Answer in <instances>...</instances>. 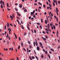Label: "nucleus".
<instances>
[{
  "mask_svg": "<svg viewBox=\"0 0 60 60\" xmlns=\"http://www.w3.org/2000/svg\"><path fill=\"white\" fill-rule=\"evenodd\" d=\"M12 16L13 17L11 16V15L10 16V18L11 19V20H12V19H13V17H15V16H14V14H12Z\"/></svg>",
  "mask_w": 60,
  "mask_h": 60,
  "instance_id": "1",
  "label": "nucleus"
},
{
  "mask_svg": "<svg viewBox=\"0 0 60 60\" xmlns=\"http://www.w3.org/2000/svg\"><path fill=\"white\" fill-rule=\"evenodd\" d=\"M7 26L8 27V28H9V27H10V24L9 23L7 22Z\"/></svg>",
  "mask_w": 60,
  "mask_h": 60,
  "instance_id": "2",
  "label": "nucleus"
},
{
  "mask_svg": "<svg viewBox=\"0 0 60 60\" xmlns=\"http://www.w3.org/2000/svg\"><path fill=\"white\" fill-rule=\"evenodd\" d=\"M19 8H22V5L19 4Z\"/></svg>",
  "mask_w": 60,
  "mask_h": 60,
  "instance_id": "3",
  "label": "nucleus"
},
{
  "mask_svg": "<svg viewBox=\"0 0 60 60\" xmlns=\"http://www.w3.org/2000/svg\"><path fill=\"white\" fill-rule=\"evenodd\" d=\"M47 26H48V29L49 28V27H50V26H49V24L48 23V25H47Z\"/></svg>",
  "mask_w": 60,
  "mask_h": 60,
  "instance_id": "4",
  "label": "nucleus"
},
{
  "mask_svg": "<svg viewBox=\"0 0 60 60\" xmlns=\"http://www.w3.org/2000/svg\"><path fill=\"white\" fill-rule=\"evenodd\" d=\"M37 50H40V48L39 46H37Z\"/></svg>",
  "mask_w": 60,
  "mask_h": 60,
  "instance_id": "5",
  "label": "nucleus"
},
{
  "mask_svg": "<svg viewBox=\"0 0 60 60\" xmlns=\"http://www.w3.org/2000/svg\"><path fill=\"white\" fill-rule=\"evenodd\" d=\"M56 12H58L59 11H58V9H57V8H56Z\"/></svg>",
  "mask_w": 60,
  "mask_h": 60,
  "instance_id": "6",
  "label": "nucleus"
},
{
  "mask_svg": "<svg viewBox=\"0 0 60 60\" xmlns=\"http://www.w3.org/2000/svg\"><path fill=\"white\" fill-rule=\"evenodd\" d=\"M45 23L46 24L47 23V22H48V21L47 20H46L45 21Z\"/></svg>",
  "mask_w": 60,
  "mask_h": 60,
  "instance_id": "7",
  "label": "nucleus"
},
{
  "mask_svg": "<svg viewBox=\"0 0 60 60\" xmlns=\"http://www.w3.org/2000/svg\"><path fill=\"white\" fill-rule=\"evenodd\" d=\"M2 4L4 5V2L2 1Z\"/></svg>",
  "mask_w": 60,
  "mask_h": 60,
  "instance_id": "8",
  "label": "nucleus"
},
{
  "mask_svg": "<svg viewBox=\"0 0 60 60\" xmlns=\"http://www.w3.org/2000/svg\"><path fill=\"white\" fill-rule=\"evenodd\" d=\"M41 57L42 58H43V54H42L41 56Z\"/></svg>",
  "mask_w": 60,
  "mask_h": 60,
  "instance_id": "9",
  "label": "nucleus"
},
{
  "mask_svg": "<svg viewBox=\"0 0 60 60\" xmlns=\"http://www.w3.org/2000/svg\"><path fill=\"white\" fill-rule=\"evenodd\" d=\"M50 26H53V23L51 22V23H50Z\"/></svg>",
  "mask_w": 60,
  "mask_h": 60,
  "instance_id": "10",
  "label": "nucleus"
},
{
  "mask_svg": "<svg viewBox=\"0 0 60 60\" xmlns=\"http://www.w3.org/2000/svg\"><path fill=\"white\" fill-rule=\"evenodd\" d=\"M39 44H40V45H41L40 46H42V44H41V42H39Z\"/></svg>",
  "mask_w": 60,
  "mask_h": 60,
  "instance_id": "11",
  "label": "nucleus"
},
{
  "mask_svg": "<svg viewBox=\"0 0 60 60\" xmlns=\"http://www.w3.org/2000/svg\"><path fill=\"white\" fill-rule=\"evenodd\" d=\"M56 5H57V2L56 0Z\"/></svg>",
  "mask_w": 60,
  "mask_h": 60,
  "instance_id": "12",
  "label": "nucleus"
},
{
  "mask_svg": "<svg viewBox=\"0 0 60 60\" xmlns=\"http://www.w3.org/2000/svg\"><path fill=\"white\" fill-rule=\"evenodd\" d=\"M36 44V46H38V43L37 42H35Z\"/></svg>",
  "mask_w": 60,
  "mask_h": 60,
  "instance_id": "13",
  "label": "nucleus"
},
{
  "mask_svg": "<svg viewBox=\"0 0 60 60\" xmlns=\"http://www.w3.org/2000/svg\"><path fill=\"white\" fill-rule=\"evenodd\" d=\"M16 21H17L18 22V24H19V20H18V19H17L16 20Z\"/></svg>",
  "mask_w": 60,
  "mask_h": 60,
  "instance_id": "14",
  "label": "nucleus"
},
{
  "mask_svg": "<svg viewBox=\"0 0 60 60\" xmlns=\"http://www.w3.org/2000/svg\"><path fill=\"white\" fill-rule=\"evenodd\" d=\"M27 10L26 9H25L24 10V12H27Z\"/></svg>",
  "mask_w": 60,
  "mask_h": 60,
  "instance_id": "15",
  "label": "nucleus"
},
{
  "mask_svg": "<svg viewBox=\"0 0 60 60\" xmlns=\"http://www.w3.org/2000/svg\"><path fill=\"white\" fill-rule=\"evenodd\" d=\"M21 28L22 29H24V26H23V25L22 26Z\"/></svg>",
  "mask_w": 60,
  "mask_h": 60,
  "instance_id": "16",
  "label": "nucleus"
},
{
  "mask_svg": "<svg viewBox=\"0 0 60 60\" xmlns=\"http://www.w3.org/2000/svg\"><path fill=\"white\" fill-rule=\"evenodd\" d=\"M49 8L50 10L52 9V7H49Z\"/></svg>",
  "mask_w": 60,
  "mask_h": 60,
  "instance_id": "17",
  "label": "nucleus"
},
{
  "mask_svg": "<svg viewBox=\"0 0 60 60\" xmlns=\"http://www.w3.org/2000/svg\"><path fill=\"white\" fill-rule=\"evenodd\" d=\"M35 57L37 59V60H38V57L37 56H35Z\"/></svg>",
  "mask_w": 60,
  "mask_h": 60,
  "instance_id": "18",
  "label": "nucleus"
},
{
  "mask_svg": "<svg viewBox=\"0 0 60 60\" xmlns=\"http://www.w3.org/2000/svg\"><path fill=\"white\" fill-rule=\"evenodd\" d=\"M28 43L29 44H30L31 43L30 42V41H27Z\"/></svg>",
  "mask_w": 60,
  "mask_h": 60,
  "instance_id": "19",
  "label": "nucleus"
},
{
  "mask_svg": "<svg viewBox=\"0 0 60 60\" xmlns=\"http://www.w3.org/2000/svg\"><path fill=\"white\" fill-rule=\"evenodd\" d=\"M17 14L19 16H21V15H20V14L18 13H17Z\"/></svg>",
  "mask_w": 60,
  "mask_h": 60,
  "instance_id": "20",
  "label": "nucleus"
},
{
  "mask_svg": "<svg viewBox=\"0 0 60 60\" xmlns=\"http://www.w3.org/2000/svg\"><path fill=\"white\" fill-rule=\"evenodd\" d=\"M38 4H40V5H42V4L40 2H39L38 3Z\"/></svg>",
  "mask_w": 60,
  "mask_h": 60,
  "instance_id": "21",
  "label": "nucleus"
},
{
  "mask_svg": "<svg viewBox=\"0 0 60 60\" xmlns=\"http://www.w3.org/2000/svg\"><path fill=\"white\" fill-rule=\"evenodd\" d=\"M34 46H35V42H34Z\"/></svg>",
  "mask_w": 60,
  "mask_h": 60,
  "instance_id": "22",
  "label": "nucleus"
},
{
  "mask_svg": "<svg viewBox=\"0 0 60 60\" xmlns=\"http://www.w3.org/2000/svg\"><path fill=\"white\" fill-rule=\"evenodd\" d=\"M21 45L22 46H23V43H21Z\"/></svg>",
  "mask_w": 60,
  "mask_h": 60,
  "instance_id": "23",
  "label": "nucleus"
},
{
  "mask_svg": "<svg viewBox=\"0 0 60 60\" xmlns=\"http://www.w3.org/2000/svg\"><path fill=\"white\" fill-rule=\"evenodd\" d=\"M52 4L53 6H55V3H54V2H53Z\"/></svg>",
  "mask_w": 60,
  "mask_h": 60,
  "instance_id": "24",
  "label": "nucleus"
},
{
  "mask_svg": "<svg viewBox=\"0 0 60 60\" xmlns=\"http://www.w3.org/2000/svg\"><path fill=\"white\" fill-rule=\"evenodd\" d=\"M50 49L51 50V51H54V50H53V49Z\"/></svg>",
  "mask_w": 60,
  "mask_h": 60,
  "instance_id": "25",
  "label": "nucleus"
},
{
  "mask_svg": "<svg viewBox=\"0 0 60 60\" xmlns=\"http://www.w3.org/2000/svg\"><path fill=\"white\" fill-rule=\"evenodd\" d=\"M1 8L2 9H3V5L2 4L1 5Z\"/></svg>",
  "mask_w": 60,
  "mask_h": 60,
  "instance_id": "26",
  "label": "nucleus"
},
{
  "mask_svg": "<svg viewBox=\"0 0 60 60\" xmlns=\"http://www.w3.org/2000/svg\"><path fill=\"white\" fill-rule=\"evenodd\" d=\"M26 33L25 32L24 33V36H26Z\"/></svg>",
  "mask_w": 60,
  "mask_h": 60,
  "instance_id": "27",
  "label": "nucleus"
},
{
  "mask_svg": "<svg viewBox=\"0 0 60 60\" xmlns=\"http://www.w3.org/2000/svg\"><path fill=\"white\" fill-rule=\"evenodd\" d=\"M43 39L44 40V41L46 40V38H43Z\"/></svg>",
  "mask_w": 60,
  "mask_h": 60,
  "instance_id": "28",
  "label": "nucleus"
},
{
  "mask_svg": "<svg viewBox=\"0 0 60 60\" xmlns=\"http://www.w3.org/2000/svg\"><path fill=\"white\" fill-rule=\"evenodd\" d=\"M53 27H54V29H56V27L55 26V25H53Z\"/></svg>",
  "mask_w": 60,
  "mask_h": 60,
  "instance_id": "29",
  "label": "nucleus"
},
{
  "mask_svg": "<svg viewBox=\"0 0 60 60\" xmlns=\"http://www.w3.org/2000/svg\"><path fill=\"white\" fill-rule=\"evenodd\" d=\"M29 57L30 60H32V58H31V56H29Z\"/></svg>",
  "mask_w": 60,
  "mask_h": 60,
  "instance_id": "30",
  "label": "nucleus"
},
{
  "mask_svg": "<svg viewBox=\"0 0 60 60\" xmlns=\"http://www.w3.org/2000/svg\"><path fill=\"white\" fill-rule=\"evenodd\" d=\"M45 29L46 31H47L48 32H49V31L48 30V29H47L46 28Z\"/></svg>",
  "mask_w": 60,
  "mask_h": 60,
  "instance_id": "31",
  "label": "nucleus"
},
{
  "mask_svg": "<svg viewBox=\"0 0 60 60\" xmlns=\"http://www.w3.org/2000/svg\"><path fill=\"white\" fill-rule=\"evenodd\" d=\"M15 37L16 39H17V35H15Z\"/></svg>",
  "mask_w": 60,
  "mask_h": 60,
  "instance_id": "32",
  "label": "nucleus"
},
{
  "mask_svg": "<svg viewBox=\"0 0 60 60\" xmlns=\"http://www.w3.org/2000/svg\"><path fill=\"white\" fill-rule=\"evenodd\" d=\"M43 7H44V8H45V5L44 4L43 5Z\"/></svg>",
  "mask_w": 60,
  "mask_h": 60,
  "instance_id": "33",
  "label": "nucleus"
},
{
  "mask_svg": "<svg viewBox=\"0 0 60 60\" xmlns=\"http://www.w3.org/2000/svg\"><path fill=\"white\" fill-rule=\"evenodd\" d=\"M40 28L41 29L42 28V27L40 25Z\"/></svg>",
  "mask_w": 60,
  "mask_h": 60,
  "instance_id": "34",
  "label": "nucleus"
},
{
  "mask_svg": "<svg viewBox=\"0 0 60 60\" xmlns=\"http://www.w3.org/2000/svg\"><path fill=\"white\" fill-rule=\"evenodd\" d=\"M7 6L8 7H9V4L8 3H7Z\"/></svg>",
  "mask_w": 60,
  "mask_h": 60,
  "instance_id": "35",
  "label": "nucleus"
},
{
  "mask_svg": "<svg viewBox=\"0 0 60 60\" xmlns=\"http://www.w3.org/2000/svg\"><path fill=\"white\" fill-rule=\"evenodd\" d=\"M9 31L11 32V28L10 27L9 28Z\"/></svg>",
  "mask_w": 60,
  "mask_h": 60,
  "instance_id": "36",
  "label": "nucleus"
},
{
  "mask_svg": "<svg viewBox=\"0 0 60 60\" xmlns=\"http://www.w3.org/2000/svg\"><path fill=\"white\" fill-rule=\"evenodd\" d=\"M34 12H31L30 13L31 14H34Z\"/></svg>",
  "mask_w": 60,
  "mask_h": 60,
  "instance_id": "37",
  "label": "nucleus"
},
{
  "mask_svg": "<svg viewBox=\"0 0 60 60\" xmlns=\"http://www.w3.org/2000/svg\"><path fill=\"white\" fill-rule=\"evenodd\" d=\"M19 41H21V38H20V37H19Z\"/></svg>",
  "mask_w": 60,
  "mask_h": 60,
  "instance_id": "38",
  "label": "nucleus"
},
{
  "mask_svg": "<svg viewBox=\"0 0 60 60\" xmlns=\"http://www.w3.org/2000/svg\"><path fill=\"white\" fill-rule=\"evenodd\" d=\"M17 19H19L20 18H19V17L17 16Z\"/></svg>",
  "mask_w": 60,
  "mask_h": 60,
  "instance_id": "39",
  "label": "nucleus"
},
{
  "mask_svg": "<svg viewBox=\"0 0 60 60\" xmlns=\"http://www.w3.org/2000/svg\"><path fill=\"white\" fill-rule=\"evenodd\" d=\"M15 10H16V11H18V9H17V8H15Z\"/></svg>",
  "mask_w": 60,
  "mask_h": 60,
  "instance_id": "40",
  "label": "nucleus"
},
{
  "mask_svg": "<svg viewBox=\"0 0 60 60\" xmlns=\"http://www.w3.org/2000/svg\"><path fill=\"white\" fill-rule=\"evenodd\" d=\"M20 48V45H19L18 46V49H19V48Z\"/></svg>",
  "mask_w": 60,
  "mask_h": 60,
  "instance_id": "41",
  "label": "nucleus"
},
{
  "mask_svg": "<svg viewBox=\"0 0 60 60\" xmlns=\"http://www.w3.org/2000/svg\"><path fill=\"white\" fill-rule=\"evenodd\" d=\"M48 2H49V3H51V2L50 1V0H48Z\"/></svg>",
  "mask_w": 60,
  "mask_h": 60,
  "instance_id": "42",
  "label": "nucleus"
},
{
  "mask_svg": "<svg viewBox=\"0 0 60 60\" xmlns=\"http://www.w3.org/2000/svg\"><path fill=\"white\" fill-rule=\"evenodd\" d=\"M45 54H47V51L46 50L45 51Z\"/></svg>",
  "mask_w": 60,
  "mask_h": 60,
  "instance_id": "43",
  "label": "nucleus"
},
{
  "mask_svg": "<svg viewBox=\"0 0 60 60\" xmlns=\"http://www.w3.org/2000/svg\"><path fill=\"white\" fill-rule=\"evenodd\" d=\"M2 1V0H1L0 1V4H2V1Z\"/></svg>",
  "mask_w": 60,
  "mask_h": 60,
  "instance_id": "44",
  "label": "nucleus"
},
{
  "mask_svg": "<svg viewBox=\"0 0 60 60\" xmlns=\"http://www.w3.org/2000/svg\"><path fill=\"white\" fill-rule=\"evenodd\" d=\"M58 4H60V1L59 0L58 1Z\"/></svg>",
  "mask_w": 60,
  "mask_h": 60,
  "instance_id": "45",
  "label": "nucleus"
},
{
  "mask_svg": "<svg viewBox=\"0 0 60 60\" xmlns=\"http://www.w3.org/2000/svg\"><path fill=\"white\" fill-rule=\"evenodd\" d=\"M34 32L35 33H36V30H34Z\"/></svg>",
  "mask_w": 60,
  "mask_h": 60,
  "instance_id": "46",
  "label": "nucleus"
},
{
  "mask_svg": "<svg viewBox=\"0 0 60 60\" xmlns=\"http://www.w3.org/2000/svg\"><path fill=\"white\" fill-rule=\"evenodd\" d=\"M29 47H30V49H31V48H32V47L31 46V45H30Z\"/></svg>",
  "mask_w": 60,
  "mask_h": 60,
  "instance_id": "47",
  "label": "nucleus"
},
{
  "mask_svg": "<svg viewBox=\"0 0 60 60\" xmlns=\"http://www.w3.org/2000/svg\"><path fill=\"white\" fill-rule=\"evenodd\" d=\"M49 6H50V7H52V6H51V5L50 4H49Z\"/></svg>",
  "mask_w": 60,
  "mask_h": 60,
  "instance_id": "48",
  "label": "nucleus"
},
{
  "mask_svg": "<svg viewBox=\"0 0 60 60\" xmlns=\"http://www.w3.org/2000/svg\"><path fill=\"white\" fill-rule=\"evenodd\" d=\"M6 25H5V27H4V29H5V30H6Z\"/></svg>",
  "mask_w": 60,
  "mask_h": 60,
  "instance_id": "49",
  "label": "nucleus"
},
{
  "mask_svg": "<svg viewBox=\"0 0 60 60\" xmlns=\"http://www.w3.org/2000/svg\"><path fill=\"white\" fill-rule=\"evenodd\" d=\"M48 29L49 31H51V30H50V29L48 28Z\"/></svg>",
  "mask_w": 60,
  "mask_h": 60,
  "instance_id": "50",
  "label": "nucleus"
},
{
  "mask_svg": "<svg viewBox=\"0 0 60 60\" xmlns=\"http://www.w3.org/2000/svg\"><path fill=\"white\" fill-rule=\"evenodd\" d=\"M56 20L58 22V18L57 17L56 18Z\"/></svg>",
  "mask_w": 60,
  "mask_h": 60,
  "instance_id": "51",
  "label": "nucleus"
},
{
  "mask_svg": "<svg viewBox=\"0 0 60 60\" xmlns=\"http://www.w3.org/2000/svg\"><path fill=\"white\" fill-rule=\"evenodd\" d=\"M42 33L44 34H45V32H44V31H43L42 32Z\"/></svg>",
  "mask_w": 60,
  "mask_h": 60,
  "instance_id": "52",
  "label": "nucleus"
},
{
  "mask_svg": "<svg viewBox=\"0 0 60 60\" xmlns=\"http://www.w3.org/2000/svg\"><path fill=\"white\" fill-rule=\"evenodd\" d=\"M48 56H49V58H50V56L48 54Z\"/></svg>",
  "mask_w": 60,
  "mask_h": 60,
  "instance_id": "53",
  "label": "nucleus"
},
{
  "mask_svg": "<svg viewBox=\"0 0 60 60\" xmlns=\"http://www.w3.org/2000/svg\"><path fill=\"white\" fill-rule=\"evenodd\" d=\"M41 23H42V22H43V20H42V19L41 18Z\"/></svg>",
  "mask_w": 60,
  "mask_h": 60,
  "instance_id": "54",
  "label": "nucleus"
},
{
  "mask_svg": "<svg viewBox=\"0 0 60 60\" xmlns=\"http://www.w3.org/2000/svg\"><path fill=\"white\" fill-rule=\"evenodd\" d=\"M8 37H9V36L7 35L6 37V38H8Z\"/></svg>",
  "mask_w": 60,
  "mask_h": 60,
  "instance_id": "55",
  "label": "nucleus"
},
{
  "mask_svg": "<svg viewBox=\"0 0 60 60\" xmlns=\"http://www.w3.org/2000/svg\"><path fill=\"white\" fill-rule=\"evenodd\" d=\"M34 52L35 54H36V52H35V50H34Z\"/></svg>",
  "mask_w": 60,
  "mask_h": 60,
  "instance_id": "56",
  "label": "nucleus"
},
{
  "mask_svg": "<svg viewBox=\"0 0 60 60\" xmlns=\"http://www.w3.org/2000/svg\"><path fill=\"white\" fill-rule=\"evenodd\" d=\"M27 27L28 30H29L30 29H29V27L28 26H27Z\"/></svg>",
  "mask_w": 60,
  "mask_h": 60,
  "instance_id": "57",
  "label": "nucleus"
},
{
  "mask_svg": "<svg viewBox=\"0 0 60 60\" xmlns=\"http://www.w3.org/2000/svg\"><path fill=\"white\" fill-rule=\"evenodd\" d=\"M31 31L32 32V33H34V32H33V30L32 29H31Z\"/></svg>",
  "mask_w": 60,
  "mask_h": 60,
  "instance_id": "58",
  "label": "nucleus"
},
{
  "mask_svg": "<svg viewBox=\"0 0 60 60\" xmlns=\"http://www.w3.org/2000/svg\"><path fill=\"white\" fill-rule=\"evenodd\" d=\"M32 59H34V56H32Z\"/></svg>",
  "mask_w": 60,
  "mask_h": 60,
  "instance_id": "59",
  "label": "nucleus"
},
{
  "mask_svg": "<svg viewBox=\"0 0 60 60\" xmlns=\"http://www.w3.org/2000/svg\"><path fill=\"white\" fill-rule=\"evenodd\" d=\"M10 26H13L12 25V24H11V23H10Z\"/></svg>",
  "mask_w": 60,
  "mask_h": 60,
  "instance_id": "60",
  "label": "nucleus"
},
{
  "mask_svg": "<svg viewBox=\"0 0 60 60\" xmlns=\"http://www.w3.org/2000/svg\"><path fill=\"white\" fill-rule=\"evenodd\" d=\"M34 5H35L36 6V5H37V4H36L35 3H34Z\"/></svg>",
  "mask_w": 60,
  "mask_h": 60,
  "instance_id": "61",
  "label": "nucleus"
},
{
  "mask_svg": "<svg viewBox=\"0 0 60 60\" xmlns=\"http://www.w3.org/2000/svg\"><path fill=\"white\" fill-rule=\"evenodd\" d=\"M46 4L47 5H48L49 4V2H47Z\"/></svg>",
  "mask_w": 60,
  "mask_h": 60,
  "instance_id": "62",
  "label": "nucleus"
},
{
  "mask_svg": "<svg viewBox=\"0 0 60 60\" xmlns=\"http://www.w3.org/2000/svg\"><path fill=\"white\" fill-rule=\"evenodd\" d=\"M59 48L60 49V46H59L58 47V48H57L58 49H59Z\"/></svg>",
  "mask_w": 60,
  "mask_h": 60,
  "instance_id": "63",
  "label": "nucleus"
},
{
  "mask_svg": "<svg viewBox=\"0 0 60 60\" xmlns=\"http://www.w3.org/2000/svg\"><path fill=\"white\" fill-rule=\"evenodd\" d=\"M16 58L18 60H19V59L18 57H17Z\"/></svg>",
  "mask_w": 60,
  "mask_h": 60,
  "instance_id": "64",
  "label": "nucleus"
}]
</instances>
